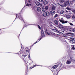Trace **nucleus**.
Here are the masks:
<instances>
[{
	"label": "nucleus",
	"mask_w": 75,
	"mask_h": 75,
	"mask_svg": "<svg viewBox=\"0 0 75 75\" xmlns=\"http://www.w3.org/2000/svg\"><path fill=\"white\" fill-rule=\"evenodd\" d=\"M43 15L44 17H49L50 16V12L47 11L46 12L44 13L43 14Z\"/></svg>",
	"instance_id": "obj_1"
},
{
	"label": "nucleus",
	"mask_w": 75,
	"mask_h": 75,
	"mask_svg": "<svg viewBox=\"0 0 75 75\" xmlns=\"http://www.w3.org/2000/svg\"><path fill=\"white\" fill-rule=\"evenodd\" d=\"M63 20V18H62L60 19L59 20V21L62 23V24H65V23H68V21H64L62 20Z\"/></svg>",
	"instance_id": "obj_2"
},
{
	"label": "nucleus",
	"mask_w": 75,
	"mask_h": 75,
	"mask_svg": "<svg viewBox=\"0 0 75 75\" xmlns=\"http://www.w3.org/2000/svg\"><path fill=\"white\" fill-rule=\"evenodd\" d=\"M60 65H61V64L60 63H57V64L56 65H55L53 66H52V68L53 69H56L58 67V66H60Z\"/></svg>",
	"instance_id": "obj_3"
},
{
	"label": "nucleus",
	"mask_w": 75,
	"mask_h": 75,
	"mask_svg": "<svg viewBox=\"0 0 75 75\" xmlns=\"http://www.w3.org/2000/svg\"><path fill=\"white\" fill-rule=\"evenodd\" d=\"M31 46H29L28 47H26L25 50L26 52H29V50H31Z\"/></svg>",
	"instance_id": "obj_4"
},
{
	"label": "nucleus",
	"mask_w": 75,
	"mask_h": 75,
	"mask_svg": "<svg viewBox=\"0 0 75 75\" xmlns=\"http://www.w3.org/2000/svg\"><path fill=\"white\" fill-rule=\"evenodd\" d=\"M18 18H19V19L20 20H23H23V17H22V16L21 15V14L20 13H19L18 14Z\"/></svg>",
	"instance_id": "obj_5"
},
{
	"label": "nucleus",
	"mask_w": 75,
	"mask_h": 75,
	"mask_svg": "<svg viewBox=\"0 0 75 75\" xmlns=\"http://www.w3.org/2000/svg\"><path fill=\"white\" fill-rule=\"evenodd\" d=\"M22 59L23 61H25V60L24 59H25V58H26V57H27V55H22Z\"/></svg>",
	"instance_id": "obj_6"
},
{
	"label": "nucleus",
	"mask_w": 75,
	"mask_h": 75,
	"mask_svg": "<svg viewBox=\"0 0 75 75\" xmlns=\"http://www.w3.org/2000/svg\"><path fill=\"white\" fill-rule=\"evenodd\" d=\"M71 63V61L70 59H69L67 60L66 64H70Z\"/></svg>",
	"instance_id": "obj_7"
},
{
	"label": "nucleus",
	"mask_w": 75,
	"mask_h": 75,
	"mask_svg": "<svg viewBox=\"0 0 75 75\" xmlns=\"http://www.w3.org/2000/svg\"><path fill=\"white\" fill-rule=\"evenodd\" d=\"M50 13L52 15H53L55 14V11L52 10L50 11Z\"/></svg>",
	"instance_id": "obj_8"
},
{
	"label": "nucleus",
	"mask_w": 75,
	"mask_h": 75,
	"mask_svg": "<svg viewBox=\"0 0 75 75\" xmlns=\"http://www.w3.org/2000/svg\"><path fill=\"white\" fill-rule=\"evenodd\" d=\"M65 4L66 6H69V2L68 1H66L65 3Z\"/></svg>",
	"instance_id": "obj_9"
},
{
	"label": "nucleus",
	"mask_w": 75,
	"mask_h": 75,
	"mask_svg": "<svg viewBox=\"0 0 75 75\" xmlns=\"http://www.w3.org/2000/svg\"><path fill=\"white\" fill-rule=\"evenodd\" d=\"M58 27L60 28H61V29H62V28H63V26H62V25H61V24H59Z\"/></svg>",
	"instance_id": "obj_10"
},
{
	"label": "nucleus",
	"mask_w": 75,
	"mask_h": 75,
	"mask_svg": "<svg viewBox=\"0 0 75 75\" xmlns=\"http://www.w3.org/2000/svg\"><path fill=\"white\" fill-rule=\"evenodd\" d=\"M70 59L72 61H73L74 62V61H75V60L73 59V57L72 56H71V57H70Z\"/></svg>",
	"instance_id": "obj_11"
},
{
	"label": "nucleus",
	"mask_w": 75,
	"mask_h": 75,
	"mask_svg": "<svg viewBox=\"0 0 75 75\" xmlns=\"http://www.w3.org/2000/svg\"><path fill=\"white\" fill-rule=\"evenodd\" d=\"M43 4H44L45 5H46V4H48V1L46 0L44 1Z\"/></svg>",
	"instance_id": "obj_12"
},
{
	"label": "nucleus",
	"mask_w": 75,
	"mask_h": 75,
	"mask_svg": "<svg viewBox=\"0 0 75 75\" xmlns=\"http://www.w3.org/2000/svg\"><path fill=\"white\" fill-rule=\"evenodd\" d=\"M35 4H36V5L38 6H40V3L38 2H35Z\"/></svg>",
	"instance_id": "obj_13"
},
{
	"label": "nucleus",
	"mask_w": 75,
	"mask_h": 75,
	"mask_svg": "<svg viewBox=\"0 0 75 75\" xmlns=\"http://www.w3.org/2000/svg\"><path fill=\"white\" fill-rule=\"evenodd\" d=\"M55 6L54 5H53L52 6V10H55Z\"/></svg>",
	"instance_id": "obj_14"
},
{
	"label": "nucleus",
	"mask_w": 75,
	"mask_h": 75,
	"mask_svg": "<svg viewBox=\"0 0 75 75\" xmlns=\"http://www.w3.org/2000/svg\"><path fill=\"white\" fill-rule=\"evenodd\" d=\"M37 10L38 11H41V8L40 7H38L37 8Z\"/></svg>",
	"instance_id": "obj_15"
},
{
	"label": "nucleus",
	"mask_w": 75,
	"mask_h": 75,
	"mask_svg": "<svg viewBox=\"0 0 75 75\" xmlns=\"http://www.w3.org/2000/svg\"><path fill=\"white\" fill-rule=\"evenodd\" d=\"M54 23L56 25H58V21L57 20H55L54 21Z\"/></svg>",
	"instance_id": "obj_16"
},
{
	"label": "nucleus",
	"mask_w": 75,
	"mask_h": 75,
	"mask_svg": "<svg viewBox=\"0 0 75 75\" xmlns=\"http://www.w3.org/2000/svg\"><path fill=\"white\" fill-rule=\"evenodd\" d=\"M42 11L43 12H44V13H45V12L46 11V10L45 8H42Z\"/></svg>",
	"instance_id": "obj_17"
},
{
	"label": "nucleus",
	"mask_w": 75,
	"mask_h": 75,
	"mask_svg": "<svg viewBox=\"0 0 75 75\" xmlns=\"http://www.w3.org/2000/svg\"><path fill=\"white\" fill-rule=\"evenodd\" d=\"M45 34H47V35H50V34L48 33V32H47V30L46 29V30L45 31Z\"/></svg>",
	"instance_id": "obj_18"
},
{
	"label": "nucleus",
	"mask_w": 75,
	"mask_h": 75,
	"mask_svg": "<svg viewBox=\"0 0 75 75\" xmlns=\"http://www.w3.org/2000/svg\"><path fill=\"white\" fill-rule=\"evenodd\" d=\"M66 17L67 18H69L71 17V15H67L66 16Z\"/></svg>",
	"instance_id": "obj_19"
},
{
	"label": "nucleus",
	"mask_w": 75,
	"mask_h": 75,
	"mask_svg": "<svg viewBox=\"0 0 75 75\" xmlns=\"http://www.w3.org/2000/svg\"><path fill=\"white\" fill-rule=\"evenodd\" d=\"M37 66H38V65L36 64L32 66V67H30V69H32L33 68H34V67H37Z\"/></svg>",
	"instance_id": "obj_20"
},
{
	"label": "nucleus",
	"mask_w": 75,
	"mask_h": 75,
	"mask_svg": "<svg viewBox=\"0 0 75 75\" xmlns=\"http://www.w3.org/2000/svg\"><path fill=\"white\" fill-rule=\"evenodd\" d=\"M45 8L46 10H48V6H45Z\"/></svg>",
	"instance_id": "obj_21"
},
{
	"label": "nucleus",
	"mask_w": 75,
	"mask_h": 75,
	"mask_svg": "<svg viewBox=\"0 0 75 75\" xmlns=\"http://www.w3.org/2000/svg\"><path fill=\"white\" fill-rule=\"evenodd\" d=\"M66 34L67 35H69V34H70V35H73V33H66Z\"/></svg>",
	"instance_id": "obj_22"
},
{
	"label": "nucleus",
	"mask_w": 75,
	"mask_h": 75,
	"mask_svg": "<svg viewBox=\"0 0 75 75\" xmlns=\"http://www.w3.org/2000/svg\"><path fill=\"white\" fill-rule=\"evenodd\" d=\"M64 11H62L60 12V14H64Z\"/></svg>",
	"instance_id": "obj_23"
},
{
	"label": "nucleus",
	"mask_w": 75,
	"mask_h": 75,
	"mask_svg": "<svg viewBox=\"0 0 75 75\" xmlns=\"http://www.w3.org/2000/svg\"><path fill=\"white\" fill-rule=\"evenodd\" d=\"M44 23L43 22V21L42 20H40V24H43V23Z\"/></svg>",
	"instance_id": "obj_24"
},
{
	"label": "nucleus",
	"mask_w": 75,
	"mask_h": 75,
	"mask_svg": "<svg viewBox=\"0 0 75 75\" xmlns=\"http://www.w3.org/2000/svg\"><path fill=\"white\" fill-rule=\"evenodd\" d=\"M66 9H67V10H71L72 9L71 8H69V7H67L66 8Z\"/></svg>",
	"instance_id": "obj_25"
},
{
	"label": "nucleus",
	"mask_w": 75,
	"mask_h": 75,
	"mask_svg": "<svg viewBox=\"0 0 75 75\" xmlns=\"http://www.w3.org/2000/svg\"><path fill=\"white\" fill-rule=\"evenodd\" d=\"M24 23L25 25H24L23 27V28L22 30H23V29H24V28H25V27L27 26V25H25V23L24 22Z\"/></svg>",
	"instance_id": "obj_26"
},
{
	"label": "nucleus",
	"mask_w": 75,
	"mask_h": 75,
	"mask_svg": "<svg viewBox=\"0 0 75 75\" xmlns=\"http://www.w3.org/2000/svg\"><path fill=\"white\" fill-rule=\"evenodd\" d=\"M53 30L55 31V32H58V29H53Z\"/></svg>",
	"instance_id": "obj_27"
},
{
	"label": "nucleus",
	"mask_w": 75,
	"mask_h": 75,
	"mask_svg": "<svg viewBox=\"0 0 75 75\" xmlns=\"http://www.w3.org/2000/svg\"><path fill=\"white\" fill-rule=\"evenodd\" d=\"M39 39H38L36 42H35V43H34L32 45V46H33L34 45V44H36V43H37V42H38V41H38V40H39Z\"/></svg>",
	"instance_id": "obj_28"
},
{
	"label": "nucleus",
	"mask_w": 75,
	"mask_h": 75,
	"mask_svg": "<svg viewBox=\"0 0 75 75\" xmlns=\"http://www.w3.org/2000/svg\"><path fill=\"white\" fill-rule=\"evenodd\" d=\"M69 31H73V29L70 28L69 29Z\"/></svg>",
	"instance_id": "obj_29"
},
{
	"label": "nucleus",
	"mask_w": 75,
	"mask_h": 75,
	"mask_svg": "<svg viewBox=\"0 0 75 75\" xmlns=\"http://www.w3.org/2000/svg\"><path fill=\"white\" fill-rule=\"evenodd\" d=\"M58 17V14H56L55 15V16H54V18H56V17Z\"/></svg>",
	"instance_id": "obj_30"
},
{
	"label": "nucleus",
	"mask_w": 75,
	"mask_h": 75,
	"mask_svg": "<svg viewBox=\"0 0 75 75\" xmlns=\"http://www.w3.org/2000/svg\"><path fill=\"white\" fill-rule=\"evenodd\" d=\"M38 28H39V30H41V27L39 25H38Z\"/></svg>",
	"instance_id": "obj_31"
},
{
	"label": "nucleus",
	"mask_w": 75,
	"mask_h": 75,
	"mask_svg": "<svg viewBox=\"0 0 75 75\" xmlns=\"http://www.w3.org/2000/svg\"><path fill=\"white\" fill-rule=\"evenodd\" d=\"M72 49L73 50H75V48L74 47V45L73 46V47H72Z\"/></svg>",
	"instance_id": "obj_32"
},
{
	"label": "nucleus",
	"mask_w": 75,
	"mask_h": 75,
	"mask_svg": "<svg viewBox=\"0 0 75 75\" xmlns=\"http://www.w3.org/2000/svg\"><path fill=\"white\" fill-rule=\"evenodd\" d=\"M70 3H71V4H73V3H74V2H73L71 1H70Z\"/></svg>",
	"instance_id": "obj_33"
},
{
	"label": "nucleus",
	"mask_w": 75,
	"mask_h": 75,
	"mask_svg": "<svg viewBox=\"0 0 75 75\" xmlns=\"http://www.w3.org/2000/svg\"><path fill=\"white\" fill-rule=\"evenodd\" d=\"M72 18L74 19L75 18V16L74 15H73L72 16Z\"/></svg>",
	"instance_id": "obj_34"
},
{
	"label": "nucleus",
	"mask_w": 75,
	"mask_h": 75,
	"mask_svg": "<svg viewBox=\"0 0 75 75\" xmlns=\"http://www.w3.org/2000/svg\"><path fill=\"white\" fill-rule=\"evenodd\" d=\"M61 3H64V0H62L61 1Z\"/></svg>",
	"instance_id": "obj_35"
},
{
	"label": "nucleus",
	"mask_w": 75,
	"mask_h": 75,
	"mask_svg": "<svg viewBox=\"0 0 75 75\" xmlns=\"http://www.w3.org/2000/svg\"><path fill=\"white\" fill-rule=\"evenodd\" d=\"M28 3H31V0H28Z\"/></svg>",
	"instance_id": "obj_36"
},
{
	"label": "nucleus",
	"mask_w": 75,
	"mask_h": 75,
	"mask_svg": "<svg viewBox=\"0 0 75 75\" xmlns=\"http://www.w3.org/2000/svg\"><path fill=\"white\" fill-rule=\"evenodd\" d=\"M39 1L41 3V2H42V1H43V0H39Z\"/></svg>",
	"instance_id": "obj_37"
},
{
	"label": "nucleus",
	"mask_w": 75,
	"mask_h": 75,
	"mask_svg": "<svg viewBox=\"0 0 75 75\" xmlns=\"http://www.w3.org/2000/svg\"><path fill=\"white\" fill-rule=\"evenodd\" d=\"M50 33L51 34V35H54V33L53 32Z\"/></svg>",
	"instance_id": "obj_38"
},
{
	"label": "nucleus",
	"mask_w": 75,
	"mask_h": 75,
	"mask_svg": "<svg viewBox=\"0 0 75 75\" xmlns=\"http://www.w3.org/2000/svg\"><path fill=\"white\" fill-rule=\"evenodd\" d=\"M41 35L42 36H44V34L43 33H41Z\"/></svg>",
	"instance_id": "obj_39"
},
{
	"label": "nucleus",
	"mask_w": 75,
	"mask_h": 75,
	"mask_svg": "<svg viewBox=\"0 0 75 75\" xmlns=\"http://www.w3.org/2000/svg\"><path fill=\"white\" fill-rule=\"evenodd\" d=\"M57 13H59V10H57Z\"/></svg>",
	"instance_id": "obj_40"
},
{
	"label": "nucleus",
	"mask_w": 75,
	"mask_h": 75,
	"mask_svg": "<svg viewBox=\"0 0 75 75\" xmlns=\"http://www.w3.org/2000/svg\"><path fill=\"white\" fill-rule=\"evenodd\" d=\"M30 5L28 3L26 4V6H29Z\"/></svg>",
	"instance_id": "obj_41"
},
{
	"label": "nucleus",
	"mask_w": 75,
	"mask_h": 75,
	"mask_svg": "<svg viewBox=\"0 0 75 75\" xmlns=\"http://www.w3.org/2000/svg\"><path fill=\"white\" fill-rule=\"evenodd\" d=\"M41 33H44V31L43 30H41Z\"/></svg>",
	"instance_id": "obj_42"
},
{
	"label": "nucleus",
	"mask_w": 75,
	"mask_h": 75,
	"mask_svg": "<svg viewBox=\"0 0 75 75\" xmlns=\"http://www.w3.org/2000/svg\"><path fill=\"white\" fill-rule=\"evenodd\" d=\"M70 24L71 25H73V24L72 23H70Z\"/></svg>",
	"instance_id": "obj_43"
},
{
	"label": "nucleus",
	"mask_w": 75,
	"mask_h": 75,
	"mask_svg": "<svg viewBox=\"0 0 75 75\" xmlns=\"http://www.w3.org/2000/svg\"><path fill=\"white\" fill-rule=\"evenodd\" d=\"M58 4L59 5V6H61V7H62V5L60 4Z\"/></svg>",
	"instance_id": "obj_44"
},
{
	"label": "nucleus",
	"mask_w": 75,
	"mask_h": 75,
	"mask_svg": "<svg viewBox=\"0 0 75 75\" xmlns=\"http://www.w3.org/2000/svg\"><path fill=\"white\" fill-rule=\"evenodd\" d=\"M73 13H74V14H75V10L73 11Z\"/></svg>",
	"instance_id": "obj_45"
},
{
	"label": "nucleus",
	"mask_w": 75,
	"mask_h": 75,
	"mask_svg": "<svg viewBox=\"0 0 75 75\" xmlns=\"http://www.w3.org/2000/svg\"><path fill=\"white\" fill-rule=\"evenodd\" d=\"M18 16V15L17 14H16V18H17V16Z\"/></svg>",
	"instance_id": "obj_46"
},
{
	"label": "nucleus",
	"mask_w": 75,
	"mask_h": 75,
	"mask_svg": "<svg viewBox=\"0 0 75 75\" xmlns=\"http://www.w3.org/2000/svg\"><path fill=\"white\" fill-rule=\"evenodd\" d=\"M73 31L75 33V28L73 29Z\"/></svg>",
	"instance_id": "obj_47"
},
{
	"label": "nucleus",
	"mask_w": 75,
	"mask_h": 75,
	"mask_svg": "<svg viewBox=\"0 0 75 75\" xmlns=\"http://www.w3.org/2000/svg\"><path fill=\"white\" fill-rule=\"evenodd\" d=\"M72 42H73V43H74V44H75V41H72Z\"/></svg>",
	"instance_id": "obj_48"
},
{
	"label": "nucleus",
	"mask_w": 75,
	"mask_h": 75,
	"mask_svg": "<svg viewBox=\"0 0 75 75\" xmlns=\"http://www.w3.org/2000/svg\"><path fill=\"white\" fill-rule=\"evenodd\" d=\"M42 4H40V7H42Z\"/></svg>",
	"instance_id": "obj_49"
},
{
	"label": "nucleus",
	"mask_w": 75,
	"mask_h": 75,
	"mask_svg": "<svg viewBox=\"0 0 75 75\" xmlns=\"http://www.w3.org/2000/svg\"><path fill=\"white\" fill-rule=\"evenodd\" d=\"M0 34H1V33H2V32H1V31H0Z\"/></svg>",
	"instance_id": "obj_50"
},
{
	"label": "nucleus",
	"mask_w": 75,
	"mask_h": 75,
	"mask_svg": "<svg viewBox=\"0 0 75 75\" xmlns=\"http://www.w3.org/2000/svg\"><path fill=\"white\" fill-rule=\"evenodd\" d=\"M72 1H73V2H74V1H75V0H71Z\"/></svg>",
	"instance_id": "obj_51"
},
{
	"label": "nucleus",
	"mask_w": 75,
	"mask_h": 75,
	"mask_svg": "<svg viewBox=\"0 0 75 75\" xmlns=\"http://www.w3.org/2000/svg\"><path fill=\"white\" fill-rule=\"evenodd\" d=\"M66 11L67 13H68V11Z\"/></svg>",
	"instance_id": "obj_52"
},
{
	"label": "nucleus",
	"mask_w": 75,
	"mask_h": 75,
	"mask_svg": "<svg viewBox=\"0 0 75 75\" xmlns=\"http://www.w3.org/2000/svg\"><path fill=\"white\" fill-rule=\"evenodd\" d=\"M30 56H28V58H30Z\"/></svg>",
	"instance_id": "obj_53"
},
{
	"label": "nucleus",
	"mask_w": 75,
	"mask_h": 75,
	"mask_svg": "<svg viewBox=\"0 0 75 75\" xmlns=\"http://www.w3.org/2000/svg\"><path fill=\"white\" fill-rule=\"evenodd\" d=\"M29 5V6H31V4H30Z\"/></svg>",
	"instance_id": "obj_54"
},
{
	"label": "nucleus",
	"mask_w": 75,
	"mask_h": 75,
	"mask_svg": "<svg viewBox=\"0 0 75 75\" xmlns=\"http://www.w3.org/2000/svg\"><path fill=\"white\" fill-rule=\"evenodd\" d=\"M54 28H55V29H57L56 28H55V27H54Z\"/></svg>",
	"instance_id": "obj_55"
},
{
	"label": "nucleus",
	"mask_w": 75,
	"mask_h": 75,
	"mask_svg": "<svg viewBox=\"0 0 75 75\" xmlns=\"http://www.w3.org/2000/svg\"><path fill=\"white\" fill-rule=\"evenodd\" d=\"M42 38H40V39L39 40V41H40V40H41V39Z\"/></svg>",
	"instance_id": "obj_56"
},
{
	"label": "nucleus",
	"mask_w": 75,
	"mask_h": 75,
	"mask_svg": "<svg viewBox=\"0 0 75 75\" xmlns=\"http://www.w3.org/2000/svg\"><path fill=\"white\" fill-rule=\"evenodd\" d=\"M21 47H22V46H21Z\"/></svg>",
	"instance_id": "obj_57"
}]
</instances>
